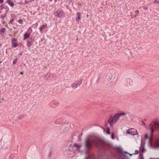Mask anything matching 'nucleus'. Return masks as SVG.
Listing matches in <instances>:
<instances>
[{
	"label": "nucleus",
	"mask_w": 159,
	"mask_h": 159,
	"mask_svg": "<svg viewBox=\"0 0 159 159\" xmlns=\"http://www.w3.org/2000/svg\"><path fill=\"white\" fill-rule=\"evenodd\" d=\"M50 1H52V0H49Z\"/></svg>",
	"instance_id": "37"
},
{
	"label": "nucleus",
	"mask_w": 159,
	"mask_h": 159,
	"mask_svg": "<svg viewBox=\"0 0 159 159\" xmlns=\"http://www.w3.org/2000/svg\"><path fill=\"white\" fill-rule=\"evenodd\" d=\"M125 153H127L126 152H125Z\"/></svg>",
	"instance_id": "41"
},
{
	"label": "nucleus",
	"mask_w": 159,
	"mask_h": 159,
	"mask_svg": "<svg viewBox=\"0 0 159 159\" xmlns=\"http://www.w3.org/2000/svg\"><path fill=\"white\" fill-rule=\"evenodd\" d=\"M72 148H73L74 149L80 151V149L82 146V144H75L74 145H72Z\"/></svg>",
	"instance_id": "9"
},
{
	"label": "nucleus",
	"mask_w": 159,
	"mask_h": 159,
	"mask_svg": "<svg viewBox=\"0 0 159 159\" xmlns=\"http://www.w3.org/2000/svg\"><path fill=\"white\" fill-rule=\"evenodd\" d=\"M7 1H10V0H7Z\"/></svg>",
	"instance_id": "38"
},
{
	"label": "nucleus",
	"mask_w": 159,
	"mask_h": 159,
	"mask_svg": "<svg viewBox=\"0 0 159 159\" xmlns=\"http://www.w3.org/2000/svg\"><path fill=\"white\" fill-rule=\"evenodd\" d=\"M1 45H2L1 44H0V46H1Z\"/></svg>",
	"instance_id": "36"
},
{
	"label": "nucleus",
	"mask_w": 159,
	"mask_h": 159,
	"mask_svg": "<svg viewBox=\"0 0 159 159\" xmlns=\"http://www.w3.org/2000/svg\"><path fill=\"white\" fill-rule=\"evenodd\" d=\"M6 29L4 28H2L0 30V34H1L3 35L5 33Z\"/></svg>",
	"instance_id": "14"
},
{
	"label": "nucleus",
	"mask_w": 159,
	"mask_h": 159,
	"mask_svg": "<svg viewBox=\"0 0 159 159\" xmlns=\"http://www.w3.org/2000/svg\"><path fill=\"white\" fill-rule=\"evenodd\" d=\"M127 133L132 135H135L138 134V132L135 129H130L127 130Z\"/></svg>",
	"instance_id": "4"
},
{
	"label": "nucleus",
	"mask_w": 159,
	"mask_h": 159,
	"mask_svg": "<svg viewBox=\"0 0 159 159\" xmlns=\"http://www.w3.org/2000/svg\"><path fill=\"white\" fill-rule=\"evenodd\" d=\"M64 13L63 11H57L55 13L54 15L56 16L59 17H62L64 16Z\"/></svg>",
	"instance_id": "7"
},
{
	"label": "nucleus",
	"mask_w": 159,
	"mask_h": 159,
	"mask_svg": "<svg viewBox=\"0 0 159 159\" xmlns=\"http://www.w3.org/2000/svg\"><path fill=\"white\" fill-rule=\"evenodd\" d=\"M85 153H86V154H87V153H88V151H86V152H85Z\"/></svg>",
	"instance_id": "34"
},
{
	"label": "nucleus",
	"mask_w": 159,
	"mask_h": 159,
	"mask_svg": "<svg viewBox=\"0 0 159 159\" xmlns=\"http://www.w3.org/2000/svg\"><path fill=\"white\" fill-rule=\"evenodd\" d=\"M139 159H144V157L143 156V154H141L139 157Z\"/></svg>",
	"instance_id": "20"
},
{
	"label": "nucleus",
	"mask_w": 159,
	"mask_h": 159,
	"mask_svg": "<svg viewBox=\"0 0 159 159\" xmlns=\"http://www.w3.org/2000/svg\"><path fill=\"white\" fill-rule=\"evenodd\" d=\"M143 8L144 9H147L148 8V7L146 6H144L143 7Z\"/></svg>",
	"instance_id": "27"
},
{
	"label": "nucleus",
	"mask_w": 159,
	"mask_h": 159,
	"mask_svg": "<svg viewBox=\"0 0 159 159\" xmlns=\"http://www.w3.org/2000/svg\"><path fill=\"white\" fill-rule=\"evenodd\" d=\"M92 144H94L97 146L99 145V143L97 140H89V139L86 140L85 145L87 148L89 149Z\"/></svg>",
	"instance_id": "3"
},
{
	"label": "nucleus",
	"mask_w": 159,
	"mask_h": 159,
	"mask_svg": "<svg viewBox=\"0 0 159 159\" xmlns=\"http://www.w3.org/2000/svg\"><path fill=\"white\" fill-rule=\"evenodd\" d=\"M154 126L159 127V123L153 121L151 124L150 125V132L149 134L145 135L144 138L145 142L148 143L149 146L154 148H159V138L154 140H152V132L154 131L153 127Z\"/></svg>",
	"instance_id": "1"
},
{
	"label": "nucleus",
	"mask_w": 159,
	"mask_h": 159,
	"mask_svg": "<svg viewBox=\"0 0 159 159\" xmlns=\"http://www.w3.org/2000/svg\"><path fill=\"white\" fill-rule=\"evenodd\" d=\"M22 116H23V117H24L25 116V115H22Z\"/></svg>",
	"instance_id": "33"
},
{
	"label": "nucleus",
	"mask_w": 159,
	"mask_h": 159,
	"mask_svg": "<svg viewBox=\"0 0 159 159\" xmlns=\"http://www.w3.org/2000/svg\"><path fill=\"white\" fill-rule=\"evenodd\" d=\"M6 2L11 7H13L14 5V3L12 2L9 1H7Z\"/></svg>",
	"instance_id": "16"
},
{
	"label": "nucleus",
	"mask_w": 159,
	"mask_h": 159,
	"mask_svg": "<svg viewBox=\"0 0 159 159\" xmlns=\"http://www.w3.org/2000/svg\"><path fill=\"white\" fill-rule=\"evenodd\" d=\"M20 74L21 75H22L23 74V73L22 72H21L20 73Z\"/></svg>",
	"instance_id": "31"
},
{
	"label": "nucleus",
	"mask_w": 159,
	"mask_h": 159,
	"mask_svg": "<svg viewBox=\"0 0 159 159\" xmlns=\"http://www.w3.org/2000/svg\"><path fill=\"white\" fill-rule=\"evenodd\" d=\"M144 149L143 148L142 149V150L141 151L142 154L144 152Z\"/></svg>",
	"instance_id": "29"
},
{
	"label": "nucleus",
	"mask_w": 159,
	"mask_h": 159,
	"mask_svg": "<svg viewBox=\"0 0 159 159\" xmlns=\"http://www.w3.org/2000/svg\"><path fill=\"white\" fill-rule=\"evenodd\" d=\"M72 146L71 145H70L68 147H66V153L68 155L71 154L73 152V151H72Z\"/></svg>",
	"instance_id": "6"
},
{
	"label": "nucleus",
	"mask_w": 159,
	"mask_h": 159,
	"mask_svg": "<svg viewBox=\"0 0 159 159\" xmlns=\"http://www.w3.org/2000/svg\"><path fill=\"white\" fill-rule=\"evenodd\" d=\"M139 11L138 10H137V11H135V13L136 14V15H135L134 16H133L132 15H131V18H135V17H136L137 16V15H138V14L139 13Z\"/></svg>",
	"instance_id": "18"
},
{
	"label": "nucleus",
	"mask_w": 159,
	"mask_h": 159,
	"mask_svg": "<svg viewBox=\"0 0 159 159\" xmlns=\"http://www.w3.org/2000/svg\"><path fill=\"white\" fill-rule=\"evenodd\" d=\"M6 14H3L1 16H0V18L2 19H3L4 18H5V17H6Z\"/></svg>",
	"instance_id": "19"
},
{
	"label": "nucleus",
	"mask_w": 159,
	"mask_h": 159,
	"mask_svg": "<svg viewBox=\"0 0 159 159\" xmlns=\"http://www.w3.org/2000/svg\"><path fill=\"white\" fill-rule=\"evenodd\" d=\"M11 43L14 48H16L17 46V43L15 39H11Z\"/></svg>",
	"instance_id": "12"
},
{
	"label": "nucleus",
	"mask_w": 159,
	"mask_h": 159,
	"mask_svg": "<svg viewBox=\"0 0 159 159\" xmlns=\"http://www.w3.org/2000/svg\"><path fill=\"white\" fill-rule=\"evenodd\" d=\"M129 155L130 156H131L133 154H129Z\"/></svg>",
	"instance_id": "32"
},
{
	"label": "nucleus",
	"mask_w": 159,
	"mask_h": 159,
	"mask_svg": "<svg viewBox=\"0 0 159 159\" xmlns=\"http://www.w3.org/2000/svg\"><path fill=\"white\" fill-rule=\"evenodd\" d=\"M50 75V74L49 73H47L46 75V76H49Z\"/></svg>",
	"instance_id": "28"
},
{
	"label": "nucleus",
	"mask_w": 159,
	"mask_h": 159,
	"mask_svg": "<svg viewBox=\"0 0 159 159\" xmlns=\"http://www.w3.org/2000/svg\"><path fill=\"white\" fill-rule=\"evenodd\" d=\"M17 59H15V60H14L13 62V64H15L17 62Z\"/></svg>",
	"instance_id": "23"
},
{
	"label": "nucleus",
	"mask_w": 159,
	"mask_h": 159,
	"mask_svg": "<svg viewBox=\"0 0 159 159\" xmlns=\"http://www.w3.org/2000/svg\"><path fill=\"white\" fill-rule=\"evenodd\" d=\"M13 20H14L13 19H12L11 20L10 22H9V23H11V24H12V22L13 21Z\"/></svg>",
	"instance_id": "26"
},
{
	"label": "nucleus",
	"mask_w": 159,
	"mask_h": 159,
	"mask_svg": "<svg viewBox=\"0 0 159 159\" xmlns=\"http://www.w3.org/2000/svg\"><path fill=\"white\" fill-rule=\"evenodd\" d=\"M88 158H89L86 157V159H88Z\"/></svg>",
	"instance_id": "35"
},
{
	"label": "nucleus",
	"mask_w": 159,
	"mask_h": 159,
	"mask_svg": "<svg viewBox=\"0 0 159 159\" xmlns=\"http://www.w3.org/2000/svg\"><path fill=\"white\" fill-rule=\"evenodd\" d=\"M127 84L125 83V85L129 87L131 86L133 84V82L132 80L130 79H128L126 80Z\"/></svg>",
	"instance_id": "11"
},
{
	"label": "nucleus",
	"mask_w": 159,
	"mask_h": 159,
	"mask_svg": "<svg viewBox=\"0 0 159 159\" xmlns=\"http://www.w3.org/2000/svg\"><path fill=\"white\" fill-rule=\"evenodd\" d=\"M127 115V113L125 112H120L115 115L113 117H111L109 119L108 121L105 123V125L107 126L108 124H109L111 127L112 126V125L116 123L118 120L120 118L125 117Z\"/></svg>",
	"instance_id": "2"
},
{
	"label": "nucleus",
	"mask_w": 159,
	"mask_h": 159,
	"mask_svg": "<svg viewBox=\"0 0 159 159\" xmlns=\"http://www.w3.org/2000/svg\"><path fill=\"white\" fill-rule=\"evenodd\" d=\"M139 151L138 150H136L135 151L134 153H133V154H137L138 153Z\"/></svg>",
	"instance_id": "24"
},
{
	"label": "nucleus",
	"mask_w": 159,
	"mask_h": 159,
	"mask_svg": "<svg viewBox=\"0 0 159 159\" xmlns=\"http://www.w3.org/2000/svg\"><path fill=\"white\" fill-rule=\"evenodd\" d=\"M102 128L104 130V133H105L106 134H109L111 135V138L114 139H115V137L113 136V134L111 132H110V128L108 127L107 128V130H106L104 128H103L102 127Z\"/></svg>",
	"instance_id": "8"
},
{
	"label": "nucleus",
	"mask_w": 159,
	"mask_h": 159,
	"mask_svg": "<svg viewBox=\"0 0 159 159\" xmlns=\"http://www.w3.org/2000/svg\"><path fill=\"white\" fill-rule=\"evenodd\" d=\"M18 22L20 24H23V21L21 19H20L18 20Z\"/></svg>",
	"instance_id": "21"
},
{
	"label": "nucleus",
	"mask_w": 159,
	"mask_h": 159,
	"mask_svg": "<svg viewBox=\"0 0 159 159\" xmlns=\"http://www.w3.org/2000/svg\"><path fill=\"white\" fill-rule=\"evenodd\" d=\"M46 26V24H45L43 25L42 26H40V27L39 28V30L41 32H42Z\"/></svg>",
	"instance_id": "17"
},
{
	"label": "nucleus",
	"mask_w": 159,
	"mask_h": 159,
	"mask_svg": "<svg viewBox=\"0 0 159 159\" xmlns=\"http://www.w3.org/2000/svg\"><path fill=\"white\" fill-rule=\"evenodd\" d=\"M49 105L50 106L56 107L58 106L59 102L57 100H53L49 103Z\"/></svg>",
	"instance_id": "5"
},
{
	"label": "nucleus",
	"mask_w": 159,
	"mask_h": 159,
	"mask_svg": "<svg viewBox=\"0 0 159 159\" xmlns=\"http://www.w3.org/2000/svg\"><path fill=\"white\" fill-rule=\"evenodd\" d=\"M77 17L75 18V20L77 22H78L79 20L81 19L80 15L79 12H77L76 14Z\"/></svg>",
	"instance_id": "13"
},
{
	"label": "nucleus",
	"mask_w": 159,
	"mask_h": 159,
	"mask_svg": "<svg viewBox=\"0 0 159 159\" xmlns=\"http://www.w3.org/2000/svg\"><path fill=\"white\" fill-rule=\"evenodd\" d=\"M30 35V33H25L24 34V40H25L28 38L29 37Z\"/></svg>",
	"instance_id": "15"
},
{
	"label": "nucleus",
	"mask_w": 159,
	"mask_h": 159,
	"mask_svg": "<svg viewBox=\"0 0 159 159\" xmlns=\"http://www.w3.org/2000/svg\"><path fill=\"white\" fill-rule=\"evenodd\" d=\"M3 0H0V3L1 4L3 3Z\"/></svg>",
	"instance_id": "30"
},
{
	"label": "nucleus",
	"mask_w": 159,
	"mask_h": 159,
	"mask_svg": "<svg viewBox=\"0 0 159 159\" xmlns=\"http://www.w3.org/2000/svg\"><path fill=\"white\" fill-rule=\"evenodd\" d=\"M20 55H22V54H21V53H20Z\"/></svg>",
	"instance_id": "40"
},
{
	"label": "nucleus",
	"mask_w": 159,
	"mask_h": 159,
	"mask_svg": "<svg viewBox=\"0 0 159 159\" xmlns=\"http://www.w3.org/2000/svg\"><path fill=\"white\" fill-rule=\"evenodd\" d=\"M154 3L157 4H159V1L155 0L154 1Z\"/></svg>",
	"instance_id": "22"
},
{
	"label": "nucleus",
	"mask_w": 159,
	"mask_h": 159,
	"mask_svg": "<svg viewBox=\"0 0 159 159\" xmlns=\"http://www.w3.org/2000/svg\"><path fill=\"white\" fill-rule=\"evenodd\" d=\"M82 84V81L80 80L78 81L77 83H73L71 84V86L72 88H76L80 86Z\"/></svg>",
	"instance_id": "10"
},
{
	"label": "nucleus",
	"mask_w": 159,
	"mask_h": 159,
	"mask_svg": "<svg viewBox=\"0 0 159 159\" xmlns=\"http://www.w3.org/2000/svg\"><path fill=\"white\" fill-rule=\"evenodd\" d=\"M29 2L27 1L26 0H25V2L23 3L24 4H26L29 3Z\"/></svg>",
	"instance_id": "25"
},
{
	"label": "nucleus",
	"mask_w": 159,
	"mask_h": 159,
	"mask_svg": "<svg viewBox=\"0 0 159 159\" xmlns=\"http://www.w3.org/2000/svg\"><path fill=\"white\" fill-rule=\"evenodd\" d=\"M55 2H56L57 0H55Z\"/></svg>",
	"instance_id": "39"
}]
</instances>
